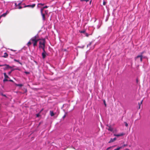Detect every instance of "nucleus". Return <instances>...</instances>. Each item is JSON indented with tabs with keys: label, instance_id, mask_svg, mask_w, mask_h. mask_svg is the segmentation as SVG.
Here are the masks:
<instances>
[{
	"label": "nucleus",
	"instance_id": "obj_33",
	"mask_svg": "<svg viewBox=\"0 0 150 150\" xmlns=\"http://www.w3.org/2000/svg\"><path fill=\"white\" fill-rule=\"evenodd\" d=\"M25 7H30V5H27L25 6Z\"/></svg>",
	"mask_w": 150,
	"mask_h": 150
},
{
	"label": "nucleus",
	"instance_id": "obj_23",
	"mask_svg": "<svg viewBox=\"0 0 150 150\" xmlns=\"http://www.w3.org/2000/svg\"><path fill=\"white\" fill-rule=\"evenodd\" d=\"M89 0H80V1H86V2H88V1H89Z\"/></svg>",
	"mask_w": 150,
	"mask_h": 150
},
{
	"label": "nucleus",
	"instance_id": "obj_36",
	"mask_svg": "<svg viewBox=\"0 0 150 150\" xmlns=\"http://www.w3.org/2000/svg\"><path fill=\"white\" fill-rule=\"evenodd\" d=\"M45 12L47 14V12H48V11L47 10L45 11Z\"/></svg>",
	"mask_w": 150,
	"mask_h": 150
},
{
	"label": "nucleus",
	"instance_id": "obj_32",
	"mask_svg": "<svg viewBox=\"0 0 150 150\" xmlns=\"http://www.w3.org/2000/svg\"><path fill=\"white\" fill-rule=\"evenodd\" d=\"M85 32V31H84V30L82 31H81V32H80L81 33H84Z\"/></svg>",
	"mask_w": 150,
	"mask_h": 150
},
{
	"label": "nucleus",
	"instance_id": "obj_20",
	"mask_svg": "<svg viewBox=\"0 0 150 150\" xmlns=\"http://www.w3.org/2000/svg\"><path fill=\"white\" fill-rule=\"evenodd\" d=\"M118 149H119V150H120V149H122V148H124V147H123V146H121L118 147Z\"/></svg>",
	"mask_w": 150,
	"mask_h": 150
},
{
	"label": "nucleus",
	"instance_id": "obj_4",
	"mask_svg": "<svg viewBox=\"0 0 150 150\" xmlns=\"http://www.w3.org/2000/svg\"><path fill=\"white\" fill-rule=\"evenodd\" d=\"M42 50H43V52L42 53V58L43 59H44L45 58V57H46V55L47 54L46 51H45V49H42Z\"/></svg>",
	"mask_w": 150,
	"mask_h": 150
},
{
	"label": "nucleus",
	"instance_id": "obj_35",
	"mask_svg": "<svg viewBox=\"0 0 150 150\" xmlns=\"http://www.w3.org/2000/svg\"><path fill=\"white\" fill-rule=\"evenodd\" d=\"M127 146V144H124L123 146L124 147H125V146Z\"/></svg>",
	"mask_w": 150,
	"mask_h": 150
},
{
	"label": "nucleus",
	"instance_id": "obj_16",
	"mask_svg": "<svg viewBox=\"0 0 150 150\" xmlns=\"http://www.w3.org/2000/svg\"><path fill=\"white\" fill-rule=\"evenodd\" d=\"M14 61L16 62H18L20 64H21V65H22V64L21 62H20L18 60H17L15 59H14Z\"/></svg>",
	"mask_w": 150,
	"mask_h": 150
},
{
	"label": "nucleus",
	"instance_id": "obj_44",
	"mask_svg": "<svg viewBox=\"0 0 150 150\" xmlns=\"http://www.w3.org/2000/svg\"><path fill=\"white\" fill-rule=\"evenodd\" d=\"M65 116H66V115H64L63 116V118H65Z\"/></svg>",
	"mask_w": 150,
	"mask_h": 150
},
{
	"label": "nucleus",
	"instance_id": "obj_28",
	"mask_svg": "<svg viewBox=\"0 0 150 150\" xmlns=\"http://www.w3.org/2000/svg\"><path fill=\"white\" fill-rule=\"evenodd\" d=\"M25 73L26 74H29L30 73L28 72L25 71Z\"/></svg>",
	"mask_w": 150,
	"mask_h": 150
},
{
	"label": "nucleus",
	"instance_id": "obj_29",
	"mask_svg": "<svg viewBox=\"0 0 150 150\" xmlns=\"http://www.w3.org/2000/svg\"><path fill=\"white\" fill-rule=\"evenodd\" d=\"M103 102H104V105H105V106H106V104L105 101V100H104V101H103Z\"/></svg>",
	"mask_w": 150,
	"mask_h": 150
},
{
	"label": "nucleus",
	"instance_id": "obj_13",
	"mask_svg": "<svg viewBox=\"0 0 150 150\" xmlns=\"http://www.w3.org/2000/svg\"><path fill=\"white\" fill-rule=\"evenodd\" d=\"M108 130L111 131H112L113 130V128L110 126H109L108 128Z\"/></svg>",
	"mask_w": 150,
	"mask_h": 150
},
{
	"label": "nucleus",
	"instance_id": "obj_10",
	"mask_svg": "<svg viewBox=\"0 0 150 150\" xmlns=\"http://www.w3.org/2000/svg\"><path fill=\"white\" fill-rule=\"evenodd\" d=\"M115 146H110V147H108V148H107V149L106 150H110V149H112V148H113V147H114Z\"/></svg>",
	"mask_w": 150,
	"mask_h": 150
},
{
	"label": "nucleus",
	"instance_id": "obj_46",
	"mask_svg": "<svg viewBox=\"0 0 150 150\" xmlns=\"http://www.w3.org/2000/svg\"><path fill=\"white\" fill-rule=\"evenodd\" d=\"M11 51H15V50H12V49H11Z\"/></svg>",
	"mask_w": 150,
	"mask_h": 150
},
{
	"label": "nucleus",
	"instance_id": "obj_2",
	"mask_svg": "<svg viewBox=\"0 0 150 150\" xmlns=\"http://www.w3.org/2000/svg\"><path fill=\"white\" fill-rule=\"evenodd\" d=\"M39 47L42 49H45V38H39Z\"/></svg>",
	"mask_w": 150,
	"mask_h": 150
},
{
	"label": "nucleus",
	"instance_id": "obj_22",
	"mask_svg": "<svg viewBox=\"0 0 150 150\" xmlns=\"http://www.w3.org/2000/svg\"><path fill=\"white\" fill-rule=\"evenodd\" d=\"M8 80L7 79L4 78V79L3 80V81L5 82V81H8Z\"/></svg>",
	"mask_w": 150,
	"mask_h": 150
},
{
	"label": "nucleus",
	"instance_id": "obj_31",
	"mask_svg": "<svg viewBox=\"0 0 150 150\" xmlns=\"http://www.w3.org/2000/svg\"><path fill=\"white\" fill-rule=\"evenodd\" d=\"M1 95L2 96H4L5 97H6V95H4L3 93H2L1 94Z\"/></svg>",
	"mask_w": 150,
	"mask_h": 150
},
{
	"label": "nucleus",
	"instance_id": "obj_5",
	"mask_svg": "<svg viewBox=\"0 0 150 150\" xmlns=\"http://www.w3.org/2000/svg\"><path fill=\"white\" fill-rule=\"evenodd\" d=\"M116 138L115 137L113 139L111 138L110 140V141L108 143H111V142H112L115 140H116Z\"/></svg>",
	"mask_w": 150,
	"mask_h": 150
},
{
	"label": "nucleus",
	"instance_id": "obj_30",
	"mask_svg": "<svg viewBox=\"0 0 150 150\" xmlns=\"http://www.w3.org/2000/svg\"><path fill=\"white\" fill-rule=\"evenodd\" d=\"M18 69H12L11 70V72H12V71H14V70H18Z\"/></svg>",
	"mask_w": 150,
	"mask_h": 150
},
{
	"label": "nucleus",
	"instance_id": "obj_3",
	"mask_svg": "<svg viewBox=\"0 0 150 150\" xmlns=\"http://www.w3.org/2000/svg\"><path fill=\"white\" fill-rule=\"evenodd\" d=\"M143 52H142L141 53V54L140 55H138L137 57H135V59L136 60L137 59H139V58H140V62H142V58H143Z\"/></svg>",
	"mask_w": 150,
	"mask_h": 150
},
{
	"label": "nucleus",
	"instance_id": "obj_19",
	"mask_svg": "<svg viewBox=\"0 0 150 150\" xmlns=\"http://www.w3.org/2000/svg\"><path fill=\"white\" fill-rule=\"evenodd\" d=\"M44 9L43 8L41 9V10H40L41 13H43V11Z\"/></svg>",
	"mask_w": 150,
	"mask_h": 150
},
{
	"label": "nucleus",
	"instance_id": "obj_8",
	"mask_svg": "<svg viewBox=\"0 0 150 150\" xmlns=\"http://www.w3.org/2000/svg\"><path fill=\"white\" fill-rule=\"evenodd\" d=\"M7 66V68H11V67L8 65H7L6 64H3V65H0V67H3V66Z\"/></svg>",
	"mask_w": 150,
	"mask_h": 150
},
{
	"label": "nucleus",
	"instance_id": "obj_49",
	"mask_svg": "<svg viewBox=\"0 0 150 150\" xmlns=\"http://www.w3.org/2000/svg\"><path fill=\"white\" fill-rule=\"evenodd\" d=\"M91 1L90 2V3H91Z\"/></svg>",
	"mask_w": 150,
	"mask_h": 150
},
{
	"label": "nucleus",
	"instance_id": "obj_41",
	"mask_svg": "<svg viewBox=\"0 0 150 150\" xmlns=\"http://www.w3.org/2000/svg\"><path fill=\"white\" fill-rule=\"evenodd\" d=\"M119 150V149H118V148L115 149H114V150Z\"/></svg>",
	"mask_w": 150,
	"mask_h": 150
},
{
	"label": "nucleus",
	"instance_id": "obj_38",
	"mask_svg": "<svg viewBox=\"0 0 150 150\" xmlns=\"http://www.w3.org/2000/svg\"><path fill=\"white\" fill-rule=\"evenodd\" d=\"M86 36L87 37H88V35L87 33H86Z\"/></svg>",
	"mask_w": 150,
	"mask_h": 150
},
{
	"label": "nucleus",
	"instance_id": "obj_11",
	"mask_svg": "<svg viewBox=\"0 0 150 150\" xmlns=\"http://www.w3.org/2000/svg\"><path fill=\"white\" fill-rule=\"evenodd\" d=\"M4 74L5 78L7 79L9 78L8 76L6 75V73H4Z\"/></svg>",
	"mask_w": 150,
	"mask_h": 150
},
{
	"label": "nucleus",
	"instance_id": "obj_26",
	"mask_svg": "<svg viewBox=\"0 0 150 150\" xmlns=\"http://www.w3.org/2000/svg\"><path fill=\"white\" fill-rule=\"evenodd\" d=\"M106 4V2L105 1H104L103 2V5H105Z\"/></svg>",
	"mask_w": 150,
	"mask_h": 150
},
{
	"label": "nucleus",
	"instance_id": "obj_1",
	"mask_svg": "<svg viewBox=\"0 0 150 150\" xmlns=\"http://www.w3.org/2000/svg\"><path fill=\"white\" fill-rule=\"evenodd\" d=\"M39 40V37L38 34L36 35L34 37L31 38L27 44V45L29 47L32 44H33V46L34 47L37 46L38 42Z\"/></svg>",
	"mask_w": 150,
	"mask_h": 150
},
{
	"label": "nucleus",
	"instance_id": "obj_14",
	"mask_svg": "<svg viewBox=\"0 0 150 150\" xmlns=\"http://www.w3.org/2000/svg\"><path fill=\"white\" fill-rule=\"evenodd\" d=\"M143 101V100H142L140 103H138V105H139V109L140 108V105H141V104H142Z\"/></svg>",
	"mask_w": 150,
	"mask_h": 150
},
{
	"label": "nucleus",
	"instance_id": "obj_18",
	"mask_svg": "<svg viewBox=\"0 0 150 150\" xmlns=\"http://www.w3.org/2000/svg\"><path fill=\"white\" fill-rule=\"evenodd\" d=\"M35 6V4H33L32 5H30V7L32 8H33V7H34Z\"/></svg>",
	"mask_w": 150,
	"mask_h": 150
},
{
	"label": "nucleus",
	"instance_id": "obj_24",
	"mask_svg": "<svg viewBox=\"0 0 150 150\" xmlns=\"http://www.w3.org/2000/svg\"><path fill=\"white\" fill-rule=\"evenodd\" d=\"M124 123L125 124V126L126 127H127L128 126V124L126 122H125Z\"/></svg>",
	"mask_w": 150,
	"mask_h": 150
},
{
	"label": "nucleus",
	"instance_id": "obj_48",
	"mask_svg": "<svg viewBox=\"0 0 150 150\" xmlns=\"http://www.w3.org/2000/svg\"><path fill=\"white\" fill-rule=\"evenodd\" d=\"M15 5H16V4H15Z\"/></svg>",
	"mask_w": 150,
	"mask_h": 150
},
{
	"label": "nucleus",
	"instance_id": "obj_43",
	"mask_svg": "<svg viewBox=\"0 0 150 150\" xmlns=\"http://www.w3.org/2000/svg\"><path fill=\"white\" fill-rule=\"evenodd\" d=\"M39 114H37V117H39Z\"/></svg>",
	"mask_w": 150,
	"mask_h": 150
},
{
	"label": "nucleus",
	"instance_id": "obj_45",
	"mask_svg": "<svg viewBox=\"0 0 150 150\" xmlns=\"http://www.w3.org/2000/svg\"><path fill=\"white\" fill-rule=\"evenodd\" d=\"M125 150H129V149H126Z\"/></svg>",
	"mask_w": 150,
	"mask_h": 150
},
{
	"label": "nucleus",
	"instance_id": "obj_12",
	"mask_svg": "<svg viewBox=\"0 0 150 150\" xmlns=\"http://www.w3.org/2000/svg\"><path fill=\"white\" fill-rule=\"evenodd\" d=\"M50 115L51 116H54V115L53 111H50Z\"/></svg>",
	"mask_w": 150,
	"mask_h": 150
},
{
	"label": "nucleus",
	"instance_id": "obj_42",
	"mask_svg": "<svg viewBox=\"0 0 150 150\" xmlns=\"http://www.w3.org/2000/svg\"><path fill=\"white\" fill-rule=\"evenodd\" d=\"M11 72H12L11 71L9 72L8 73V74H10L11 73Z\"/></svg>",
	"mask_w": 150,
	"mask_h": 150
},
{
	"label": "nucleus",
	"instance_id": "obj_40",
	"mask_svg": "<svg viewBox=\"0 0 150 150\" xmlns=\"http://www.w3.org/2000/svg\"><path fill=\"white\" fill-rule=\"evenodd\" d=\"M22 8V7L20 6H19V9H21V8Z\"/></svg>",
	"mask_w": 150,
	"mask_h": 150
},
{
	"label": "nucleus",
	"instance_id": "obj_39",
	"mask_svg": "<svg viewBox=\"0 0 150 150\" xmlns=\"http://www.w3.org/2000/svg\"><path fill=\"white\" fill-rule=\"evenodd\" d=\"M136 82L137 83H138V80L137 79H136Z\"/></svg>",
	"mask_w": 150,
	"mask_h": 150
},
{
	"label": "nucleus",
	"instance_id": "obj_15",
	"mask_svg": "<svg viewBox=\"0 0 150 150\" xmlns=\"http://www.w3.org/2000/svg\"><path fill=\"white\" fill-rule=\"evenodd\" d=\"M7 13H4L2 15H1V16L2 17H5Z\"/></svg>",
	"mask_w": 150,
	"mask_h": 150
},
{
	"label": "nucleus",
	"instance_id": "obj_9",
	"mask_svg": "<svg viewBox=\"0 0 150 150\" xmlns=\"http://www.w3.org/2000/svg\"><path fill=\"white\" fill-rule=\"evenodd\" d=\"M8 56V54L6 52H5L4 53V55L2 56L4 58H6Z\"/></svg>",
	"mask_w": 150,
	"mask_h": 150
},
{
	"label": "nucleus",
	"instance_id": "obj_34",
	"mask_svg": "<svg viewBox=\"0 0 150 150\" xmlns=\"http://www.w3.org/2000/svg\"><path fill=\"white\" fill-rule=\"evenodd\" d=\"M8 68H7V66H6V67H5V68H4V70H6V69H8Z\"/></svg>",
	"mask_w": 150,
	"mask_h": 150
},
{
	"label": "nucleus",
	"instance_id": "obj_37",
	"mask_svg": "<svg viewBox=\"0 0 150 150\" xmlns=\"http://www.w3.org/2000/svg\"><path fill=\"white\" fill-rule=\"evenodd\" d=\"M8 81H9L12 82H13V81L12 80H10Z\"/></svg>",
	"mask_w": 150,
	"mask_h": 150
},
{
	"label": "nucleus",
	"instance_id": "obj_47",
	"mask_svg": "<svg viewBox=\"0 0 150 150\" xmlns=\"http://www.w3.org/2000/svg\"><path fill=\"white\" fill-rule=\"evenodd\" d=\"M20 4H21V3H19L18 4V5H20Z\"/></svg>",
	"mask_w": 150,
	"mask_h": 150
},
{
	"label": "nucleus",
	"instance_id": "obj_21",
	"mask_svg": "<svg viewBox=\"0 0 150 150\" xmlns=\"http://www.w3.org/2000/svg\"><path fill=\"white\" fill-rule=\"evenodd\" d=\"M41 5L42 6H44V5H45V4L39 3L38 4V5Z\"/></svg>",
	"mask_w": 150,
	"mask_h": 150
},
{
	"label": "nucleus",
	"instance_id": "obj_7",
	"mask_svg": "<svg viewBox=\"0 0 150 150\" xmlns=\"http://www.w3.org/2000/svg\"><path fill=\"white\" fill-rule=\"evenodd\" d=\"M41 14L42 16V20H43V21H45V14L43 13H41Z\"/></svg>",
	"mask_w": 150,
	"mask_h": 150
},
{
	"label": "nucleus",
	"instance_id": "obj_25",
	"mask_svg": "<svg viewBox=\"0 0 150 150\" xmlns=\"http://www.w3.org/2000/svg\"><path fill=\"white\" fill-rule=\"evenodd\" d=\"M91 42H90L87 45V47H88L91 45Z\"/></svg>",
	"mask_w": 150,
	"mask_h": 150
},
{
	"label": "nucleus",
	"instance_id": "obj_27",
	"mask_svg": "<svg viewBox=\"0 0 150 150\" xmlns=\"http://www.w3.org/2000/svg\"><path fill=\"white\" fill-rule=\"evenodd\" d=\"M48 7L47 6H44L43 7V8H44V9H45V8H47Z\"/></svg>",
	"mask_w": 150,
	"mask_h": 150
},
{
	"label": "nucleus",
	"instance_id": "obj_17",
	"mask_svg": "<svg viewBox=\"0 0 150 150\" xmlns=\"http://www.w3.org/2000/svg\"><path fill=\"white\" fill-rule=\"evenodd\" d=\"M16 85L17 86H20V87H21L22 86H23V85L22 84H17Z\"/></svg>",
	"mask_w": 150,
	"mask_h": 150
},
{
	"label": "nucleus",
	"instance_id": "obj_6",
	"mask_svg": "<svg viewBox=\"0 0 150 150\" xmlns=\"http://www.w3.org/2000/svg\"><path fill=\"white\" fill-rule=\"evenodd\" d=\"M124 135V134L123 133H120V134H114V136L117 137L122 136L123 135Z\"/></svg>",
	"mask_w": 150,
	"mask_h": 150
}]
</instances>
